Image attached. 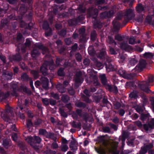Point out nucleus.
Returning <instances> with one entry per match:
<instances>
[{
	"instance_id": "1",
	"label": "nucleus",
	"mask_w": 154,
	"mask_h": 154,
	"mask_svg": "<svg viewBox=\"0 0 154 154\" xmlns=\"http://www.w3.org/2000/svg\"><path fill=\"white\" fill-rule=\"evenodd\" d=\"M99 141L105 147V149L100 148H95L96 151L99 154H105V149L108 150L112 154H119V151L117 149L118 142H110L104 136L100 137L99 138Z\"/></svg>"
},
{
	"instance_id": "2",
	"label": "nucleus",
	"mask_w": 154,
	"mask_h": 154,
	"mask_svg": "<svg viewBox=\"0 0 154 154\" xmlns=\"http://www.w3.org/2000/svg\"><path fill=\"white\" fill-rule=\"evenodd\" d=\"M88 14L89 17L93 16L92 21L94 28H101L102 25L97 19V16L98 14L97 9H96L93 10L92 8H90L88 9Z\"/></svg>"
},
{
	"instance_id": "3",
	"label": "nucleus",
	"mask_w": 154,
	"mask_h": 154,
	"mask_svg": "<svg viewBox=\"0 0 154 154\" xmlns=\"http://www.w3.org/2000/svg\"><path fill=\"white\" fill-rule=\"evenodd\" d=\"M36 48H34L31 52V55L33 57H35L38 56L40 54L38 49H41L42 51L43 54H46V56L49 54V51L47 48L44 47L41 44H36L35 45Z\"/></svg>"
},
{
	"instance_id": "4",
	"label": "nucleus",
	"mask_w": 154,
	"mask_h": 154,
	"mask_svg": "<svg viewBox=\"0 0 154 154\" xmlns=\"http://www.w3.org/2000/svg\"><path fill=\"white\" fill-rule=\"evenodd\" d=\"M45 58L46 59H48L50 63L49 69L51 70H54L59 66L60 63V59H59L57 58V59L56 61V65H55L54 64V63L52 59L49 54H48V55L45 56Z\"/></svg>"
},
{
	"instance_id": "5",
	"label": "nucleus",
	"mask_w": 154,
	"mask_h": 154,
	"mask_svg": "<svg viewBox=\"0 0 154 154\" xmlns=\"http://www.w3.org/2000/svg\"><path fill=\"white\" fill-rule=\"evenodd\" d=\"M153 81V78L152 77H150L149 79L148 82H144L143 83L140 84V87L141 90L143 91L147 92H149V91L148 86L149 85V83H152Z\"/></svg>"
},
{
	"instance_id": "6",
	"label": "nucleus",
	"mask_w": 154,
	"mask_h": 154,
	"mask_svg": "<svg viewBox=\"0 0 154 154\" xmlns=\"http://www.w3.org/2000/svg\"><path fill=\"white\" fill-rule=\"evenodd\" d=\"M25 140L36 151L38 152H39L40 147L39 146H37L36 143H35L34 138L30 136L28 137Z\"/></svg>"
},
{
	"instance_id": "7",
	"label": "nucleus",
	"mask_w": 154,
	"mask_h": 154,
	"mask_svg": "<svg viewBox=\"0 0 154 154\" xmlns=\"http://www.w3.org/2000/svg\"><path fill=\"white\" fill-rule=\"evenodd\" d=\"M125 18L127 21L132 19L135 16L133 10L132 9L127 10L124 14Z\"/></svg>"
},
{
	"instance_id": "8",
	"label": "nucleus",
	"mask_w": 154,
	"mask_h": 154,
	"mask_svg": "<svg viewBox=\"0 0 154 154\" xmlns=\"http://www.w3.org/2000/svg\"><path fill=\"white\" fill-rule=\"evenodd\" d=\"M122 17L121 15L117 16L113 21L112 24L113 26L114 30L116 31L119 30L120 28V24L119 20L122 19Z\"/></svg>"
},
{
	"instance_id": "9",
	"label": "nucleus",
	"mask_w": 154,
	"mask_h": 154,
	"mask_svg": "<svg viewBox=\"0 0 154 154\" xmlns=\"http://www.w3.org/2000/svg\"><path fill=\"white\" fill-rule=\"evenodd\" d=\"M45 61L44 63L43 64L42 66L41 67L40 71L44 75H47V71L48 70V68H49V69L50 63L47 59H46L45 58Z\"/></svg>"
},
{
	"instance_id": "10",
	"label": "nucleus",
	"mask_w": 154,
	"mask_h": 154,
	"mask_svg": "<svg viewBox=\"0 0 154 154\" xmlns=\"http://www.w3.org/2000/svg\"><path fill=\"white\" fill-rule=\"evenodd\" d=\"M146 64V61L144 60H141L139 61V64L136 66L135 69L138 72L141 71L145 68Z\"/></svg>"
},
{
	"instance_id": "11",
	"label": "nucleus",
	"mask_w": 154,
	"mask_h": 154,
	"mask_svg": "<svg viewBox=\"0 0 154 154\" xmlns=\"http://www.w3.org/2000/svg\"><path fill=\"white\" fill-rule=\"evenodd\" d=\"M85 29L84 28H81L79 30V34L81 35L80 41L82 42H85L88 38V37H87L86 35L85 34Z\"/></svg>"
},
{
	"instance_id": "12",
	"label": "nucleus",
	"mask_w": 154,
	"mask_h": 154,
	"mask_svg": "<svg viewBox=\"0 0 154 154\" xmlns=\"http://www.w3.org/2000/svg\"><path fill=\"white\" fill-rule=\"evenodd\" d=\"M43 27L46 30L45 32L46 36H48L51 34V29L49 28L48 23L47 22H44L43 24Z\"/></svg>"
},
{
	"instance_id": "13",
	"label": "nucleus",
	"mask_w": 154,
	"mask_h": 154,
	"mask_svg": "<svg viewBox=\"0 0 154 154\" xmlns=\"http://www.w3.org/2000/svg\"><path fill=\"white\" fill-rule=\"evenodd\" d=\"M118 73L121 76L125 79H131L133 77L131 74H127L125 71L121 69L119 70L118 71Z\"/></svg>"
},
{
	"instance_id": "14",
	"label": "nucleus",
	"mask_w": 154,
	"mask_h": 154,
	"mask_svg": "<svg viewBox=\"0 0 154 154\" xmlns=\"http://www.w3.org/2000/svg\"><path fill=\"white\" fill-rule=\"evenodd\" d=\"M143 128L144 130L146 131L154 128V119H152L150 123L148 124L144 125Z\"/></svg>"
},
{
	"instance_id": "15",
	"label": "nucleus",
	"mask_w": 154,
	"mask_h": 154,
	"mask_svg": "<svg viewBox=\"0 0 154 154\" xmlns=\"http://www.w3.org/2000/svg\"><path fill=\"white\" fill-rule=\"evenodd\" d=\"M84 18V16L82 15L81 17H79L77 19H74L69 20L68 21V24L70 26L75 25L77 22H79L80 20H82Z\"/></svg>"
},
{
	"instance_id": "16",
	"label": "nucleus",
	"mask_w": 154,
	"mask_h": 154,
	"mask_svg": "<svg viewBox=\"0 0 154 154\" xmlns=\"http://www.w3.org/2000/svg\"><path fill=\"white\" fill-rule=\"evenodd\" d=\"M75 82L76 83H82L83 79L82 77V73L80 72H77L75 77Z\"/></svg>"
},
{
	"instance_id": "17",
	"label": "nucleus",
	"mask_w": 154,
	"mask_h": 154,
	"mask_svg": "<svg viewBox=\"0 0 154 154\" xmlns=\"http://www.w3.org/2000/svg\"><path fill=\"white\" fill-rule=\"evenodd\" d=\"M90 79L91 80V82H93L94 85L97 86L99 85V83L97 77L95 75H92L91 74H90Z\"/></svg>"
},
{
	"instance_id": "18",
	"label": "nucleus",
	"mask_w": 154,
	"mask_h": 154,
	"mask_svg": "<svg viewBox=\"0 0 154 154\" xmlns=\"http://www.w3.org/2000/svg\"><path fill=\"white\" fill-rule=\"evenodd\" d=\"M41 80L42 82L43 87L47 89L48 85V79L46 78L42 77L41 78Z\"/></svg>"
},
{
	"instance_id": "19",
	"label": "nucleus",
	"mask_w": 154,
	"mask_h": 154,
	"mask_svg": "<svg viewBox=\"0 0 154 154\" xmlns=\"http://www.w3.org/2000/svg\"><path fill=\"white\" fill-rule=\"evenodd\" d=\"M146 8L143 7L141 4H139L136 7V10L138 13L144 12L146 11Z\"/></svg>"
},
{
	"instance_id": "20",
	"label": "nucleus",
	"mask_w": 154,
	"mask_h": 154,
	"mask_svg": "<svg viewBox=\"0 0 154 154\" xmlns=\"http://www.w3.org/2000/svg\"><path fill=\"white\" fill-rule=\"evenodd\" d=\"M77 145L74 141H71L69 146V147L71 150L73 152L75 151L77 149Z\"/></svg>"
},
{
	"instance_id": "21",
	"label": "nucleus",
	"mask_w": 154,
	"mask_h": 154,
	"mask_svg": "<svg viewBox=\"0 0 154 154\" xmlns=\"http://www.w3.org/2000/svg\"><path fill=\"white\" fill-rule=\"evenodd\" d=\"M82 111L78 109L76 110V112L77 114L80 116L83 117L85 121L87 122L88 120V115L86 113L84 115H81Z\"/></svg>"
},
{
	"instance_id": "22",
	"label": "nucleus",
	"mask_w": 154,
	"mask_h": 154,
	"mask_svg": "<svg viewBox=\"0 0 154 154\" xmlns=\"http://www.w3.org/2000/svg\"><path fill=\"white\" fill-rule=\"evenodd\" d=\"M120 47L122 49L127 50L129 48L130 46L128 45L127 42H123L120 44Z\"/></svg>"
},
{
	"instance_id": "23",
	"label": "nucleus",
	"mask_w": 154,
	"mask_h": 154,
	"mask_svg": "<svg viewBox=\"0 0 154 154\" xmlns=\"http://www.w3.org/2000/svg\"><path fill=\"white\" fill-rule=\"evenodd\" d=\"M7 112H2L1 114L2 118L5 121H8L9 119L11 118L8 115Z\"/></svg>"
},
{
	"instance_id": "24",
	"label": "nucleus",
	"mask_w": 154,
	"mask_h": 154,
	"mask_svg": "<svg viewBox=\"0 0 154 154\" xmlns=\"http://www.w3.org/2000/svg\"><path fill=\"white\" fill-rule=\"evenodd\" d=\"M9 92H8L5 94L3 92H0V100H2L8 97L9 96Z\"/></svg>"
},
{
	"instance_id": "25",
	"label": "nucleus",
	"mask_w": 154,
	"mask_h": 154,
	"mask_svg": "<svg viewBox=\"0 0 154 154\" xmlns=\"http://www.w3.org/2000/svg\"><path fill=\"white\" fill-rule=\"evenodd\" d=\"M57 88L59 91L61 93H64L66 91L65 89L63 87L62 84H59L57 85Z\"/></svg>"
},
{
	"instance_id": "26",
	"label": "nucleus",
	"mask_w": 154,
	"mask_h": 154,
	"mask_svg": "<svg viewBox=\"0 0 154 154\" xmlns=\"http://www.w3.org/2000/svg\"><path fill=\"white\" fill-rule=\"evenodd\" d=\"M100 78L102 84L104 85H106L107 81L105 75L104 74L100 75Z\"/></svg>"
},
{
	"instance_id": "27",
	"label": "nucleus",
	"mask_w": 154,
	"mask_h": 154,
	"mask_svg": "<svg viewBox=\"0 0 154 154\" xmlns=\"http://www.w3.org/2000/svg\"><path fill=\"white\" fill-rule=\"evenodd\" d=\"M46 137L47 138H51L54 141H56L57 140L54 134L52 133L48 132Z\"/></svg>"
},
{
	"instance_id": "28",
	"label": "nucleus",
	"mask_w": 154,
	"mask_h": 154,
	"mask_svg": "<svg viewBox=\"0 0 154 154\" xmlns=\"http://www.w3.org/2000/svg\"><path fill=\"white\" fill-rule=\"evenodd\" d=\"M154 56V53L152 54L151 53H146L144 54V57L146 58L151 59Z\"/></svg>"
},
{
	"instance_id": "29",
	"label": "nucleus",
	"mask_w": 154,
	"mask_h": 154,
	"mask_svg": "<svg viewBox=\"0 0 154 154\" xmlns=\"http://www.w3.org/2000/svg\"><path fill=\"white\" fill-rule=\"evenodd\" d=\"M107 42L110 44L116 45V43L115 42L113 39L110 36H109L107 40Z\"/></svg>"
},
{
	"instance_id": "30",
	"label": "nucleus",
	"mask_w": 154,
	"mask_h": 154,
	"mask_svg": "<svg viewBox=\"0 0 154 154\" xmlns=\"http://www.w3.org/2000/svg\"><path fill=\"white\" fill-rule=\"evenodd\" d=\"M106 70L108 72L112 71L115 69L114 66L111 64L109 63V65L106 66Z\"/></svg>"
},
{
	"instance_id": "31",
	"label": "nucleus",
	"mask_w": 154,
	"mask_h": 154,
	"mask_svg": "<svg viewBox=\"0 0 154 154\" xmlns=\"http://www.w3.org/2000/svg\"><path fill=\"white\" fill-rule=\"evenodd\" d=\"M11 140L9 139L5 140H3V145L6 148H8L9 146Z\"/></svg>"
},
{
	"instance_id": "32",
	"label": "nucleus",
	"mask_w": 154,
	"mask_h": 154,
	"mask_svg": "<svg viewBox=\"0 0 154 154\" xmlns=\"http://www.w3.org/2000/svg\"><path fill=\"white\" fill-rule=\"evenodd\" d=\"M60 148L62 151L65 152L67 150L68 147V146L66 144H62Z\"/></svg>"
},
{
	"instance_id": "33",
	"label": "nucleus",
	"mask_w": 154,
	"mask_h": 154,
	"mask_svg": "<svg viewBox=\"0 0 154 154\" xmlns=\"http://www.w3.org/2000/svg\"><path fill=\"white\" fill-rule=\"evenodd\" d=\"M135 38L133 36L131 37L128 39V42L129 44L133 45L136 43Z\"/></svg>"
},
{
	"instance_id": "34",
	"label": "nucleus",
	"mask_w": 154,
	"mask_h": 154,
	"mask_svg": "<svg viewBox=\"0 0 154 154\" xmlns=\"http://www.w3.org/2000/svg\"><path fill=\"white\" fill-rule=\"evenodd\" d=\"M72 127L75 128H80L81 126V124L80 123H76L75 121H73L72 123Z\"/></svg>"
},
{
	"instance_id": "35",
	"label": "nucleus",
	"mask_w": 154,
	"mask_h": 154,
	"mask_svg": "<svg viewBox=\"0 0 154 154\" xmlns=\"http://www.w3.org/2000/svg\"><path fill=\"white\" fill-rule=\"evenodd\" d=\"M149 117V114H142L141 115L140 119L142 121H144L146 119H148Z\"/></svg>"
},
{
	"instance_id": "36",
	"label": "nucleus",
	"mask_w": 154,
	"mask_h": 154,
	"mask_svg": "<svg viewBox=\"0 0 154 154\" xmlns=\"http://www.w3.org/2000/svg\"><path fill=\"white\" fill-rule=\"evenodd\" d=\"M147 149L146 147L144 146L141 148V149L140 151V154H145L147 152Z\"/></svg>"
},
{
	"instance_id": "37",
	"label": "nucleus",
	"mask_w": 154,
	"mask_h": 154,
	"mask_svg": "<svg viewBox=\"0 0 154 154\" xmlns=\"http://www.w3.org/2000/svg\"><path fill=\"white\" fill-rule=\"evenodd\" d=\"M126 57L125 55H120L119 60V63H123L125 60Z\"/></svg>"
},
{
	"instance_id": "38",
	"label": "nucleus",
	"mask_w": 154,
	"mask_h": 154,
	"mask_svg": "<svg viewBox=\"0 0 154 154\" xmlns=\"http://www.w3.org/2000/svg\"><path fill=\"white\" fill-rule=\"evenodd\" d=\"M61 100L64 102H66L69 100V98L68 96L65 95H63L62 97Z\"/></svg>"
},
{
	"instance_id": "39",
	"label": "nucleus",
	"mask_w": 154,
	"mask_h": 154,
	"mask_svg": "<svg viewBox=\"0 0 154 154\" xmlns=\"http://www.w3.org/2000/svg\"><path fill=\"white\" fill-rule=\"evenodd\" d=\"M31 72L35 79L38 77V71L32 70L31 71Z\"/></svg>"
},
{
	"instance_id": "40",
	"label": "nucleus",
	"mask_w": 154,
	"mask_h": 154,
	"mask_svg": "<svg viewBox=\"0 0 154 154\" xmlns=\"http://www.w3.org/2000/svg\"><path fill=\"white\" fill-rule=\"evenodd\" d=\"M51 97L57 100H59L60 98L59 95L54 92L51 93Z\"/></svg>"
},
{
	"instance_id": "41",
	"label": "nucleus",
	"mask_w": 154,
	"mask_h": 154,
	"mask_svg": "<svg viewBox=\"0 0 154 154\" xmlns=\"http://www.w3.org/2000/svg\"><path fill=\"white\" fill-rule=\"evenodd\" d=\"M47 133L48 132L46 131L44 129H40L39 130V134H40L44 135L45 136H46Z\"/></svg>"
},
{
	"instance_id": "42",
	"label": "nucleus",
	"mask_w": 154,
	"mask_h": 154,
	"mask_svg": "<svg viewBox=\"0 0 154 154\" xmlns=\"http://www.w3.org/2000/svg\"><path fill=\"white\" fill-rule=\"evenodd\" d=\"M96 36V33L95 31H94L91 33V39L92 40L94 41L95 39Z\"/></svg>"
},
{
	"instance_id": "43",
	"label": "nucleus",
	"mask_w": 154,
	"mask_h": 154,
	"mask_svg": "<svg viewBox=\"0 0 154 154\" xmlns=\"http://www.w3.org/2000/svg\"><path fill=\"white\" fill-rule=\"evenodd\" d=\"M75 57L76 60L79 62L81 61L82 60V57L81 55L79 53H77L75 55Z\"/></svg>"
},
{
	"instance_id": "44",
	"label": "nucleus",
	"mask_w": 154,
	"mask_h": 154,
	"mask_svg": "<svg viewBox=\"0 0 154 154\" xmlns=\"http://www.w3.org/2000/svg\"><path fill=\"white\" fill-rule=\"evenodd\" d=\"M26 125L27 127L29 128H30L32 126L33 124L30 119H28L27 120Z\"/></svg>"
},
{
	"instance_id": "45",
	"label": "nucleus",
	"mask_w": 154,
	"mask_h": 154,
	"mask_svg": "<svg viewBox=\"0 0 154 154\" xmlns=\"http://www.w3.org/2000/svg\"><path fill=\"white\" fill-rule=\"evenodd\" d=\"M63 68H60L58 71V74L60 76H62L64 75V73L63 71Z\"/></svg>"
},
{
	"instance_id": "46",
	"label": "nucleus",
	"mask_w": 154,
	"mask_h": 154,
	"mask_svg": "<svg viewBox=\"0 0 154 154\" xmlns=\"http://www.w3.org/2000/svg\"><path fill=\"white\" fill-rule=\"evenodd\" d=\"M115 39L119 41H121L123 40L122 37L119 35H115Z\"/></svg>"
},
{
	"instance_id": "47",
	"label": "nucleus",
	"mask_w": 154,
	"mask_h": 154,
	"mask_svg": "<svg viewBox=\"0 0 154 154\" xmlns=\"http://www.w3.org/2000/svg\"><path fill=\"white\" fill-rule=\"evenodd\" d=\"M137 62V60L134 58L131 59L129 60V63L131 65H134L136 64Z\"/></svg>"
},
{
	"instance_id": "48",
	"label": "nucleus",
	"mask_w": 154,
	"mask_h": 154,
	"mask_svg": "<svg viewBox=\"0 0 154 154\" xmlns=\"http://www.w3.org/2000/svg\"><path fill=\"white\" fill-rule=\"evenodd\" d=\"M11 86L13 88V90L14 94L17 88V86L16 84L13 83L11 85Z\"/></svg>"
},
{
	"instance_id": "49",
	"label": "nucleus",
	"mask_w": 154,
	"mask_h": 154,
	"mask_svg": "<svg viewBox=\"0 0 154 154\" xmlns=\"http://www.w3.org/2000/svg\"><path fill=\"white\" fill-rule=\"evenodd\" d=\"M152 16H148L146 18V20H147L148 22L150 23V24L153 25L154 26V24L152 23Z\"/></svg>"
},
{
	"instance_id": "50",
	"label": "nucleus",
	"mask_w": 154,
	"mask_h": 154,
	"mask_svg": "<svg viewBox=\"0 0 154 154\" xmlns=\"http://www.w3.org/2000/svg\"><path fill=\"white\" fill-rule=\"evenodd\" d=\"M76 105L78 107H84L85 106V104L81 102H79L76 103Z\"/></svg>"
},
{
	"instance_id": "51",
	"label": "nucleus",
	"mask_w": 154,
	"mask_h": 154,
	"mask_svg": "<svg viewBox=\"0 0 154 154\" xmlns=\"http://www.w3.org/2000/svg\"><path fill=\"white\" fill-rule=\"evenodd\" d=\"M34 137V141L35 140L36 141L37 143H39L41 142V139L40 137L36 136H35Z\"/></svg>"
},
{
	"instance_id": "52",
	"label": "nucleus",
	"mask_w": 154,
	"mask_h": 154,
	"mask_svg": "<svg viewBox=\"0 0 154 154\" xmlns=\"http://www.w3.org/2000/svg\"><path fill=\"white\" fill-rule=\"evenodd\" d=\"M58 33L60 35L64 36L66 33V31L65 30L63 29L59 32Z\"/></svg>"
},
{
	"instance_id": "53",
	"label": "nucleus",
	"mask_w": 154,
	"mask_h": 154,
	"mask_svg": "<svg viewBox=\"0 0 154 154\" xmlns=\"http://www.w3.org/2000/svg\"><path fill=\"white\" fill-rule=\"evenodd\" d=\"M108 16L107 13L106 12L102 13L100 14V17L102 18H104Z\"/></svg>"
},
{
	"instance_id": "54",
	"label": "nucleus",
	"mask_w": 154,
	"mask_h": 154,
	"mask_svg": "<svg viewBox=\"0 0 154 154\" xmlns=\"http://www.w3.org/2000/svg\"><path fill=\"white\" fill-rule=\"evenodd\" d=\"M65 42L67 45H69L71 43L72 41L71 40V38H68L65 39Z\"/></svg>"
},
{
	"instance_id": "55",
	"label": "nucleus",
	"mask_w": 154,
	"mask_h": 154,
	"mask_svg": "<svg viewBox=\"0 0 154 154\" xmlns=\"http://www.w3.org/2000/svg\"><path fill=\"white\" fill-rule=\"evenodd\" d=\"M21 79L24 80H27L28 79V76L26 74L24 73L21 76Z\"/></svg>"
},
{
	"instance_id": "56",
	"label": "nucleus",
	"mask_w": 154,
	"mask_h": 154,
	"mask_svg": "<svg viewBox=\"0 0 154 154\" xmlns=\"http://www.w3.org/2000/svg\"><path fill=\"white\" fill-rule=\"evenodd\" d=\"M134 123L139 128H141L142 127V124L141 122L139 121L135 122Z\"/></svg>"
},
{
	"instance_id": "57",
	"label": "nucleus",
	"mask_w": 154,
	"mask_h": 154,
	"mask_svg": "<svg viewBox=\"0 0 154 154\" xmlns=\"http://www.w3.org/2000/svg\"><path fill=\"white\" fill-rule=\"evenodd\" d=\"M51 147L53 149H56L58 148V145L57 143L54 142L52 143Z\"/></svg>"
},
{
	"instance_id": "58",
	"label": "nucleus",
	"mask_w": 154,
	"mask_h": 154,
	"mask_svg": "<svg viewBox=\"0 0 154 154\" xmlns=\"http://www.w3.org/2000/svg\"><path fill=\"white\" fill-rule=\"evenodd\" d=\"M42 102L46 105H48L49 104V100L47 98H45L42 99Z\"/></svg>"
},
{
	"instance_id": "59",
	"label": "nucleus",
	"mask_w": 154,
	"mask_h": 154,
	"mask_svg": "<svg viewBox=\"0 0 154 154\" xmlns=\"http://www.w3.org/2000/svg\"><path fill=\"white\" fill-rule=\"evenodd\" d=\"M12 140L14 141H16L17 139V136L16 133H14L12 135Z\"/></svg>"
},
{
	"instance_id": "60",
	"label": "nucleus",
	"mask_w": 154,
	"mask_h": 154,
	"mask_svg": "<svg viewBox=\"0 0 154 154\" xmlns=\"http://www.w3.org/2000/svg\"><path fill=\"white\" fill-rule=\"evenodd\" d=\"M95 64L96 66L97 67L99 68H102L101 67L102 66V65L100 62L96 61L95 62Z\"/></svg>"
},
{
	"instance_id": "61",
	"label": "nucleus",
	"mask_w": 154,
	"mask_h": 154,
	"mask_svg": "<svg viewBox=\"0 0 154 154\" xmlns=\"http://www.w3.org/2000/svg\"><path fill=\"white\" fill-rule=\"evenodd\" d=\"M147 149V150L152 149L153 147V145L152 144L150 143L148 145H144Z\"/></svg>"
},
{
	"instance_id": "62",
	"label": "nucleus",
	"mask_w": 154,
	"mask_h": 154,
	"mask_svg": "<svg viewBox=\"0 0 154 154\" xmlns=\"http://www.w3.org/2000/svg\"><path fill=\"white\" fill-rule=\"evenodd\" d=\"M45 153L46 154H56V152L55 151L49 150L45 152Z\"/></svg>"
},
{
	"instance_id": "63",
	"label": "nucleus",
	"mask_w": 154,
	"mask_h": 154,
	"mask_svg": "<svg viewBox=\"0 0 154 154\" xmlns=\"http://www.w3.org/2000/svg\"><path fill=\"white\" fill-rule=\"evenodd\" d=\"M31 44V42L30 40L28 39H27L25 43V45L26 46L29 47L30 45Z\"/></svg>"
},
{
	"instance_id": "64",
	"label": "nucleus",
	"mask_w": 154,
	"mask_h": 154,
	"mask_svg": "<svg viewBox=\"0 0 154 154\" xmlns=\"http://www.w3.org/2000/svg\"><path fill=\"white\" fill-rule=\"evenodd\" d=\"M82 98L87 103H90L91 101V100H89L88 97H86L85 95L83 96H82Z\"/></svg>"
}]
</instances>
